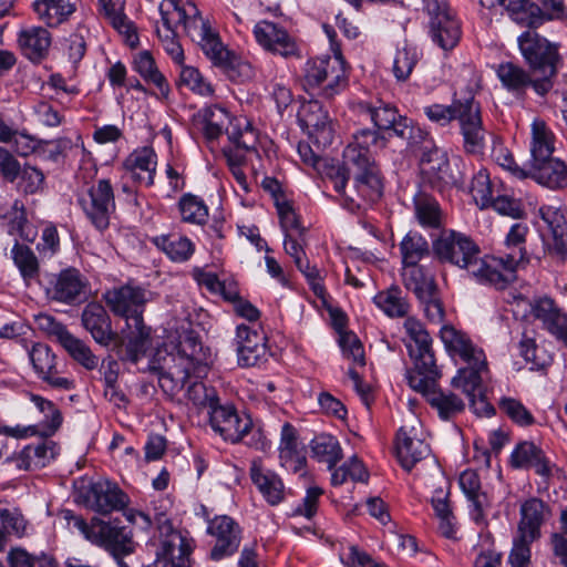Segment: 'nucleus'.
Returning <instances> with one entry per match:
<instances>
[{"label":"nucleus","instance_id":"nucleus-32","mask_svg":"<svg viewBox=\"0 0 567 567\" xmlns=\"http://www.w3.org/2000/svg\"><path fill=\"white\" fill-rule=\"evenodd\" d=\"M156 164L154 150L144 146L133 151L123 162V167L131 179L148 187L154 184Z\"/></svg>","mask_w":567,"mask_h":567},{"label":"nucleus","instance_id":"nucleus-46","mask_svg":"<svg viewBox=\"0 0 567 567\" xmlns=\"http://www.w3.org/2000/svg\"><path fill=\"white\" fill-rule=\"evenodd\" d=\"M403 268L420 266L419 262L430 255L427 240L417 231L410 230L400 243Z\"/></svg>","mask_w":567,"mask_h":567},{"label":"nucleus","instance_id":"nucleus-64","mask_svg":"<svg viewBox=\"0 0 567 567\" xmlns=\"http://www.w3.org/2000/svg\"><path fill=\"white\" fill-rule=\"evenodd\" d=\"M188 17L184 22V30L192 41L198 43L203 42L205 37L213 30L208 21L204 20L197 7L194 3H188Z\"/></svg>","mask_w":567,"mask_h":567},{"label":"nucleus","instance_id":"nucleus-7","mask_svg":"<svg viewBox=\"0 0 567 567\" xmlns=\"http://www.w3.org/2000/svg\"><path fill=\"white\" fill-rule=\"evenodd\" d=\"M205 355L198 336L193 330L184 331L178 337L174 365L161 369L158 382L165 392L176 393L184 389L190 375L196 372Z\"/></svg>","mask_w":567,"mask_h":567},{"label":"nucleus","instance_id":"nucleus-37","mask_svg":"<svg viewBox=\"0 0 567 567\" xmlns=\"http://www.w3.org/2000/svg\"><path fill=\"white\" fill-rule=\"evenodd\" d=\"M56 453V444L53 441L29 444L17 454V466L24 471L39 470L47 466Z\"/></svg>","mask_w":567,"mask_h":567},{"label":"nucleus","instance_id":"nucleus-27","mask_svg":"<svg viewBox=\"0 0 567 567\" xmlns=\"http://www.w3.org/2000/svg\"><path fill=\"white\" fill-rule=\"evenodd\" d=\"M508 464L515 470H534L546 481L553 475V465L545 452L532 441H522L509 455Z\"/></svg>","mask_w":567,"mask_h":567},{"label":"nucleus","instance_id":"nucleus-14","mask_svg":"<svg viewBox=\"0 0 567 567\" xmlns=\"http://www.w3.org/2000/svg\"><path fill=\"white\" fill-rule=\"evenodd\" d=\"M103 299L115 316L141 324L147 302V291L143 287L127 282L106 290Z\"/></svg>","mask_w":567,"mask_h":567},{"label":"nucleus","instance_id":"nucleus-16","mask_svg":"<svg viewBox=\"0 0 567 567\" xmlns=\"http://www.w3.org/2000/svg\"><path fill=\"white\" fill-rule=\"evenodd\" d=\"M90 284L86 277L74 267L52 275L45 288L47 297L64 305H76L87 297Z\"/></svg>","mask_w":567,"mask_h":567},{"label":"nucleus","instance_id":"nucleus-1","mask_svg":"<svg viewBox=\"0 0 567 567\" xmlns=\"http://www.w3.org/2000/svg\"><path fill=\"white\" fill-rule=\"evenodd\" d=\"M433 254L442 264L465 270L481 285L505 289L512 277V268L504 267L495 256H481L480 246L466 234L444 229L432 241Z\"/></svg>","mask_w":567,"mask_h":567},{"label":"nucleus","instance_id":"nucleus-55","mask_svg":"<svg viewBox=\"0 0 567 567\" xmlns=\"http://www.w3.org/2000/svg\"><path fill=\"white\" fill-rule=\"evenodd\" d=\"M333 64L334 66L323 79L322 84L318 86L317 91L313 93L315 95L321 96L323 99H332L347 87L348 75L343 60L340 59Z\"/></svg>","mask_w":567,"mask_h":567},{"label":"nucleus","instance_id":"nucleus-25","mask_svg":"<svg viewBox=\"0 0 567 567\" xmlns=\"http://www.w3.org/2000/svg\"><path fill=\"white\" fill-rule=\"evenodd\" d=\"M207 530L216 538V544L210 551L212 559L220 560L237 551L240 543V529L231 517L216 516L209 522Z\"/></svg>","mask_w":567,"mask_h":567},{"label":"nucleus","instance_id":"nucleus-43","mask_svg":"<svg viewBox=\"0 0 567 567\" xmlns=\"http://www.w3.org/2000/svg\"><path fill=\"white\" fill-rule=\"evenodd\" d=\"M133 64L134 70L146 83L153 84L163 97L168 96L171 92L169 84L148 51L138 52L134 58Z\"/></svg>","mask_w":567,"mask_h":567},{"label":"nucleus","instance_id":"nucleus-13","mask_svg":"<svg viewBox=\"0 0 567 567\" xmlns=\"http://www.w3.org/2000/svg\"><path fill=\"white\" fill-rule=\"evenodd\" d=\"M78 203L91 225L99 231L110 226L115 212L114 189L110 179L101 178L80 194Z\"/></svg>","mask_w":567,"mask_h":567},{"label":"nucleus","instance_id":"nucleus-24","mask_svg":"<svg viewBox=\"0 0 567 567\" xmlns=\"http://www.w3.org/2000/svg\"><path fill=\"white\" fill-rule=\"evenodd\" d=\"M29 357L38 377L51 388L64 391L74 389L73 379L59 375L56 357L48 344L35 343Z\"/></svg>","mask_w":567,"mask_h":567},{"label":"nucleus","instance_id":"nucleus-57","mask_svg":"<svg viewBox=\"0 0 567 567\" xmlns=\"http://www.w3.org/2000/svg\"><path fill=\"white\" fill-rule=\"evenodd\" d=\"M161 23L163 30L177 32L188 17V3L181 6L176 0H163L159 4Z\"/></svg>","mask_w":567,"mask_h":567},{"label":"nucleus","instance_id":"nucleus-44","mask_svg":"<svg viewBox=\"0 0 567 567\" xmlns=\"http://www.w3.org/2000/svg\"><path fill=\"white\" fill-rule=\"evenodd\" d=\"M555 135L546 122L534 118L532 123L530 159L548 158L555 151Z\"/></svg>","mask_w":567,"mask_h":567},{"label":"nucleus","instance_id":"nucleus-35","mask_svg":"<svg viewBox=\"0 0 567 567\" xmlns=\"http://www.w3.org/2000/svg\"><path fill=\"white\" fill-rule=\"evenodd\" d=\"M32 9L37 18L49 28L66 22L76 11L75 0H34Z\"/></svg>","mask_w":567,"mask_h":567},{"label":"nucleus","instance_id":"nucleus-21","mask_svg":"<svg viewBox=\"0 0 567 567\" xmlns=\"http://www.w3.org/2000/svg\"><path fill=\"white\" fill-rule=\"evenodd\" d=\"M496 75L502 85L518 97L524 96L528 87H533L542 96L553 89V82L547 79H538L513 62L501 63L496 69Z\"/></svg>","mask_w":567,"mask_h":567},{"label":"nucleus","instance_id":"nucleus-58","mask_svg":"<svg viewBox=\"0 0 567 567\" xmlns=\"http://www.w3.org/2000/svg\"><path fill=\"white\" fill-rule=\"evenodd\" d=\"M12 141L14 143V152L20 156H28L35 150L33 137L13 130L0 117V142L9 143Z\"/></svg>","mask_w":567,"mask_h":567},{"label":"nucleus","instance_id":"nucleus-31","mask_svg":"<svg viewBox=\"0 0 567 567\" xmlns=\"http://www.w3.org/2000/svg\"><path fill=\"white\" fill-rule=\"evenodd\" d=\"M249 475L267 504L277 506L285 499L286 488L282 480L274 471L265 468L260 461L251 462Z\"/></svg>","mask_w":567,"mask_h":567},{"label":"nucleus","instance_id":"nucleus-40","mask_svg":"<svg viewBox=\"0 0 567 567\" xmlns=\"http://www.w3.org/2000/svg\"><path fill=\"white\" fill-rule=\"evenodd\" d=\"M402 282L416 299H424L439 290L435 277L423 266L402 268Z\"/></svg>","mask_w":567,"mask_h":567},{"label":"nucleus","instance_id":"nucleus-47","mask_svg":"<svg viewBox=\"0 0 567 567\" xmlns=\"http://www.w3.org/2000/svg\"><path fill=\"white\" fill-rule=\"evenodd\" d=\"M341 56L315 58L306 62L302 73L303 87L313 94Z\"/></svg>","mask_w":567,"mask_h":567},{"label":"nucleus","instance_id":"nucleus-59","mask_svg":"<svg viewBox=\"0 0 567 567\" xmlns=\"http://www.w3.org/2000/svg\"><path fill=\"white\" fill-rule=\"evenodd\" d=\"M369 477L363 463L357 457H351L348 462L334 470L331 475V483L334 486L342 485L348 480L353 482H365Z\"/></svg>","mask_w":567,"mask_h":567},{"label":"nucleus","instance_id":"nucleus-39","mask_svg":"<svg viewBox=\"0 0 567 567\" xmlns=\"http://www.w3.org/2000/svg\"><path fill=\"white\" fill-rule=\"evenodd\" d=\"M528 231L529 228L525 223H515L514 225H512L505 238V245L507 246V248L513 249V251L507 254L505 258L496 257L498 260L503 262L504 267L512 268V277L508 280V285L512 284L516 278L515 272L517 265L525 259L526 249L524 245Z\"/></svg>","mask_w":567,"mask_h":567},{"label":"nucleus","instance_id":"nucleus-42","mask_svg":"<svg viewBox=\"0 0 567 567\" xmlns=\"http://www.w3.org/2000/svg\"><path fill=\"white\" fill-rule=\"evenodd\" d=\"M152 243L174 262H185L195 252L194 243L177 234L156 236L152 238Z\"/></svg>","mask_w":567,"mask_h":567},{"label":"nucleus","instance_id":"nucleus-19","mask_svg":"<svg viewBox=\"0 0 567 567\" xmlns=\"http://www.w3.org/2000/svg\"><path fill=\"white\" fill-rule=\"evenodd\" d=\"M257 43L266 51L285 59L300 58L301 51L296 39L278 23L261 20L254 28Z\"/></svg>","mask_w":567,"mask_h":567},{"label":"nucleus","instance_id":"nucleus-18","mask_svg":"<svg viewBox=\"0 0 567 567\" xmlns=\"http://www.w3.org/2000/svg\"><path fill=\"white\" fill-rule=\"evenodd\" d=\"M208 416L213 431L230 443L239 442L252 426L250 417L239 414L230 403L221 404L219 401L208 411Z\"/></svg>","mask_w":567,"mask_h":567},{"label":"nucleus","instance_id":"nucleus-52","mask_svg":"<svg viewBox=\"0 0 567 567\" xmlns=\"http://www.w3.org/2000/svg\"><path fill=\"white\" fill-rule=\"evenodd\" d=\"M204 54L215 66L230 69L234 66L235 55L220 41L219 35L212 30L203 42L197 43Z\"/></svg>","mask_w":567,"mask_h":567},{"label":"nucleus","instance_id":"nucleus-61","mask_svg":"<svg viewBox=\"0 0 567 567\" xmlns=\"http://www.w3.org/2000/svg\"><path fill=\"white\" fill-rule=\"evenodd\" d=\"M470 192L482 208L488 207L493 197V184L486 168H480L472 178Z\"/></svg>","mask_w":567,"mask_h":567},{"label":"nucleus","instance_id":"nucleus-41","mask_svg":"<svg viewBox=\"0 0 567 567\" xmlns=\"http://www.w3.org/2000/svg\"><path fill=\"white\" fill-rule=\"evenodd\" d=\"M373 303L390 318H409L411 305L399 286H391L373 297Z\"/></svg>","mask_w":567,"mask_h":567},{"label":"nucleus","instance_id":"nucleus-11","mask_svg":"<svg viewBox=\"0 0 567 567\" xmlns=\"http://www.w3.org/2000/svg\"><path fill=\"white\" fill-rule=\"evenodd\" d=\"M431 39L445 51L454 49L462 38V23L446 0H422Z\"/></svg>","mask_w":567,"mask_h":567},{"label":"nucleus","instance_id":"nucleus-28","mask_svg":"<svg viewBox=\"0 0 567 567\" xmlns=\"http://www.w3.org/2000/svg\"><path fill=\"white\" fill-rule=\"evenodd\" d=\"M81 323L93 340L102 347H109L117 338V333L112 328L111 317L100 302L91 301L83 308Z\"/></svg>","mask_w":567,"mask_h":567},{"label":"nucleus","instance_id":"nucleus-23","mask_svg":"<svg viewBox=\"0 0 567 567\" xmlns=\"http://www.w3.org/2000/svg\"><path fill=\"white\" fill-rule=\"evenodd\" d=\"M299 122L318 147H327L333 141V128L328 112L318 101L305 103L299 111Z\"/></svg>","mask_w":567,"mask_h":567},{"label":"nucleus","instance_id":"nucleus-30","mask_svg":"<svg viewBox=\"0 0 567 567\" xmlns=\"http://www.w3.org/2000/svg\"><path fill=\"white\" fill-rule=\"evenodd\" d=\"M238 363L252 367L266 353V336L259 328L239 324L236 329Z\"/></svg>","mask_w":567,"mask_h":567},{"label":"nucleus","instance_id":"nucleus-38","mask_svg":"<svg viewBox=\"0 0 567 567\" xmlns=\"http://www.w3.org/2000/svg\"><path fill=\"white\" fill-rule=\"evenodd\" d=\"M279 458L281 466L293 473L302 471L306 465V457L298 450L297 430L290 423L281 427Z\"/></svg>","mask_w":567,"mask_h":567},{"label":"nucleus","instance_id":"nucleus-48","mask_svg":"<svg viewBox=\"0 0 567 567\" xmlns=\"http://www.w3.org/2000/svg\"><path fill=\"white\" fill-rule=\"evenodd\" d=\"M11 257L27 285H30L31 281L38 279L40 274V264L38 257L29 246L22 245L18 239H16L11 249Z\"/></svg>","mask_w":567,"mask_h":567},{"label":"nucleus","instance_id":"nucleus-63","mask_svg":"<svg viewBox=\"0 0 567 567\" xmlns=\"http://www.w3.org/2000/svg\"><path fill=\"white\" fill-rule=\"evenodd\" d=\"M187 399L199 409L212 410L218 402L219 396L213 386H207L200 381L193 382L187 389Z\"/></svg>","mask_w":567,"mask_h":567},{"label":"nucleus","instance_id":"nucleus-33","mask_svg":"<svg viewBox=\"0 0 567 567\" xmlns=\"http://www.w3.org/2000/svg\"><path fill=\"white\" fill-rule=\"evenodd\" d=\"M518 534L526 539H537L542 525L551 516L549 506L537 497H532L520 505Z\"/></svg>","mask_w":567,"mask_h":567},{"label":"nucleus","instance_id":"nucleus-20","mask_svg":"<svg viewBox=\"0 0 567 567\" xmlns=\"http://www.w3.org/2000/svg\"><path fill=\"white\" fill-rule=\"evenodd\" d=\"M395 452L401 466L411 471L416 463L431 454L430 445L423 439L420 423L405 424L400 427L395 440Z\"/></svg>","mask_w":567,"mask_h":567},{"label":"nucleus","instance_id":"nucleus-60","mask_svg":"<svg viewBox=\"0 0 567 567\" xmlns=\"http://www.w3.org/2000/svg\"><path fill=\"white\" fill-rule=\"evenodd\" d=\"M182 65L178 79V85L189 89L195 94L210 96L214 93L213 85L207 82L200 72L188 65Z\"/></svg>","mask_w":567,"mask_h":567},{"label":"nucleus","instance_id":"nucleus-15","mask_svg":"<svg viewBox=\"0 0 567 567\" xmlns=\"http://www.w3.org/2000/svg\"><path fill=\"white\" fill-rule=\"evenodd\" d=\"M421 150L420 167L423 182L437 192L456 183L450 173V162L446 154L441 151L425 134Z\"/></svg>","mask_w":567,"mask_h":567},{"label":"nucleus","instance_id":"nucleus-9","mask_svg":"<svg viewBox=\"0 0 567 567\" xmlns=\"http://www.w3.org/2000/svg\"><path fill=\"white\" fill-rule=\"evenodd\" d=\"M75 488L76 502L100 515L123 511L130 504L128 495L115 482L106 478L82 481Z\"/></svg>","mask_w":567,"mask_h":567},{"label":"nucleus","instance_id":"nucleus-34","mask_svg":"<svg viewBox=\"0 0 567 567\" xmlns=\"http://www.w3.org/2000/svg\"><path fill=\"white\" fill-rule=\"evenodd\" d=\"M51 40V33L40 25L22 29L18 33L19 48L32 62H40L48 55Z\"/></svg>","mask_w":567,"mask_h":567},{"label":"nucleus","instance_id":"nucleus-45","mask_svg":"<svg viewBox=\"0 0 567 567\" xmlns=\"http://www.w3.org/2000/svg\"><path fill=\"white\" fill-rule=\"evenodd\" d=\"M8 218V233L18 236L20 240L33 243L38 236V229L27 218L23 203L14 200L11 210L4 215Z\"/></svg>","mask_w":567,"mask_h":567},{"label":"nucleus","instance_id":"nucleus-56","mask_svg":"<svg viewBox=\"0 0 567 567\" xmlns=\"http://www.w3.org/2000/svg\"><path fill=\"white\" fill-rule=\"evenodd\" d=\"M182 220L188 224L204 225L208 219V207L205 202L193 194H184L178 202Z\"/></svg>","mask_w":567,"mask_h":567},{"label":"nucleus","instance_id":"nucleus-2","mask_svg":"<svg viewBox=\"0 0 567 567\" xmlns=\"http://www.w3.org/2000/svg\"><path fill=\"white\" fill-rule=\"evenodd\" d=\"M441 340L446 350L453 355L460 357L465 363L453 378L454 388L462 390L470 400V408L478 416H492L494 406L486 398V382L491 378L486 355L462 331L452 326H443L440 331Z\"/></svg>","mask_w":567,"mask_h":567},{"label":"nucleus","instance_id":"nucleus-36","mask_svg":"<svg viewBox=\"0 0 567 567\" xmlns=\"http://www.w3.org/2000/svg\"><path fill=\"white\" fill-rule=\"evenodd\" d=\"M99 3L111 25L124 37L131 48H135L138 35L133 22L124 13L125 0H99Z\"/></svg>","mask_w":567,"mask_h":567},{"label":"nucleus","instance_id":"nucleus-50","mask_svg":"<svg viewBox=\"0 0 567 567\" xmlns=\"http://www.w3.org/2000/svg\"><path fill=\"white\" fill-rule=\"evenodd\" d=\"M512 21L525 28H534L540 14V6L530 0H499Z\"/></svg>","mask_w":567,"mask_h":567},{"label":"nucleus","instance_id":"nucleus-62","mask_svg":"<svg viewBox=\"0 0 567 567\" xmlns=\"http://www.w3.org/2000/svg\"><path fill=\"white\" fill-rule=\"evenodd\" d=\"M417 53L414 48L404 47L395 53L392 72L396 81L405 82L417 63Z\"/></svg>","mask_w":567,"mask_h":567},{"label":"nucleus","instance_id":"nucleus-54","mask_svg":"<svg viewBox=\"0 0 567 567\" xmlns=\"http://www.w3.org/2000/svg\"><path fill=\"white\" fill-rule=\"evenodd\" d=\"M414 208L417 221L427 228L442 226V210L435 198L420 193L414 197Z\"/></svg>","mask_w":567,"mask_h":567},{"label":"nucleus","instance_id":"nucleus-3","mask_svg":"<svg viewBox=\"0 0 567 567\" xmlns=\"http://www.w3.org/2000/svg\"><path fill=\"white\" fill-rule=\"evenodd\" d=\"M425 116L440 126H446L456 120L463 138V150L466 154H483L487 128L483 124L481 104L472 93L464 97L454 96L451 105L431 104L423 107Z\"/></svg>","mask_w":567,"mask_h":567},{"label":"nucleus","instance_id":"nucleus-8","mask_svg":"<svg viewBox=\"0 0 567 567\" xmlns=\"http://www.w3.org/2000/svg\"><path fill=\"white\" fill-rule=\"evenodd\" d=\"M194 125L212 151L224 133H226L229 142L227 146H236V144H240L244 132L255 131L247 118L234 117L225 107L219 105L202 109L194 116Z\"/></svg>","mask_w":567,"mask_h":567},{"label":"nucleus","instance_id":"nucleus-12","mask_svg":"<svg viewBox=\"0 0 567 567\" xmlns=\"http://www.w3.org/2000/svg\"><path fill=\"white\" fill-rule=\"evenodd\" d=\"M519 50L538 79L553 82L559 62L558 47L534 31H525L518 37Z\"/></svg>","mask_w":567,"mask_h":567},{"label":"nucleus","instance_id":"nucleus-29","mask_svg":"<svg viewBox=\"0 0 567 567\" xmlns=\"http://www.w3.org/2000/svg\"><path fill=\"white\" fill-rule=\"evenodd\" d=\"M525 174L526 178H532L550 189H559L567 186V165L553 156L529 159Z\"/></svg>","mask_w":567,"mask_h":567},{"label":"nucleus","instance_id":"nucleus-53","mask_svg":"<svg viewBox=\"0 0 567 567\" xmlns=\"http://www.w3.org/2000/svg\"><path fill=\"white\" fill-rule=\"evenodd\" d=\"M61 347L70 358L87 371L97 369L100 358L92 351L90 346L82 339L71 333Z\"/></svg>","mask_w":567,"mask_h":567},{"label":"nucleus","instance_id":"nucleus-26","mask_svg":"<svg viewBox=\"0 0 567 567\" xmlns=\"http://www.w3.org/2000/svg\"><path fill=\"white\" fill-rule=\"evenodd\" d=\"M241 137L240 144L224 146L223 155L238 186L245 193H249L250 185L243 167L246 165L247 156L257 152L258 135L256 131H246Z\"/></svg>","mask_w":567,"mask_h":567},{"label":"nucleus","instance_id":"nucleus-10","mask_svg":"<svg viewBox=\"0 0 567 567\" xmlns=\"http://www.w3.org/2000/svg\"><path fill=\"white\" fill-rule=\"evenodd\" d=\"M403 327L409 337L405 346L413 363V367L406 370L409 384L414 378L422 379L440 370L435 363L432 338L423 323L414 317H409Z\"/></svg>","mask_w":567,"mask_h":567},{"label":"nucleus","instance_id":"nucleus-6","mask_svg":"<svg viewBox=\"0 0 567 567\" xmlns=\"http://www.w3.org/2000/svg\"><path fill=\"white\" fill-rule=\"evenodd\" d=\"M125 517L130 523L146 532L151 529L153 523L156 525L161 545L156 550L154 563L144 567H166L168 564H172L173 567L190 566L192 545L179 532L174 529L165 514H156L153 519L144 512L130 509L125 513Z\"/></svg>","mask_w":567,"mask_h":567},{"label":"nucleus","instance_id":"nucleus-5","mask_svg":"<svg viewBox=\"0 0 567 567\" xmlns=\"http://www.w3.org/2000/svg\"><path fill=\"white\" fill-rule=\"evenodd\" d=\"M62 515L69 528L76 529L92 545L110 553L120 567H127L122 558L133 553V536L118 518L104 520L94 516L87 522L70 509L63 511Z\"/></svg>","mask_w":567,"mask_h":567},{"label":"nucleus","instance_id":"nucleus-51","mask_svg":"<svg viewBox=\"0 0 567 567\" xmlns=\"http://www.w3.org/2000/svg\"><path fill=\"white\" fill-rule=\"evenodd\" d=\"M499 412L511 422L520 427H530L536 424L532 411L518 399L504 395L497 401Z\"/></svg>","mask_w":567,"mask_h":567},{"label":"nucleus","instance_id":"nucleus-4","mask_svg":"<svg viewBox=\"0 0 567 567\" xmlns=\"http://www.w3.org/2000/svg\"><path fill=\"white\" fill-rule=\"evenodd\" d=\"M385 145L378 131L363 128L353 135V140L343 151L344 165L354 166L355 189L365 202H377L382 196L383 184L373 154Z\"/></svg>","mask_w":567,"mask_h":567},{"label":"nucleus","instance_id":"nucleus-22","mask_svg":"<svg viewBox=\"0 0 567 567\" xmlns=\"http://www.w3.org/2000/svg\"><path fill=\"white\" fill-rule=\"evenodd\" d=\"M360 109L370 115L379 130L392 131L400 138H414V128L405 116L399 114L393 104L383 101H378L377 104L363 102L360 103Z\"/></svg>","mask_w":567,"mask_h":567},{"label":"nucleus","instance_id":"nucleus-49","mask_svg":"<svg viewBox=\"0 0 567 567\" xmlns=\"http://www.w3.org/2000/svg\"><path fill=\"white\" fill-rule=\"evenodd\" d=\"M312 457L328 465L332 470L342 458V449L339 441L330 434H319L310 443Z\"/></svg>","mask_w":567,"mask_h":567},{"label":"nucleus","instance_id":"nucleus-17","mask_svg":"<svg viewBox=\"0 0 567 567\" xmlns=\"http://www.w3.org/2000/svg\"><path fill=\"white\" fill-rule=\"evenodd\" d=\"M441 378V371H436L431 375L422 379H413L409 383L410 388L421 393L432 408H434L440 417L449 420L461 413L465 409V404L461 398L452 392H443L439 389L437 381Z\"/></svg>","mask_w":567,"mask_h":567}]
</instances>
